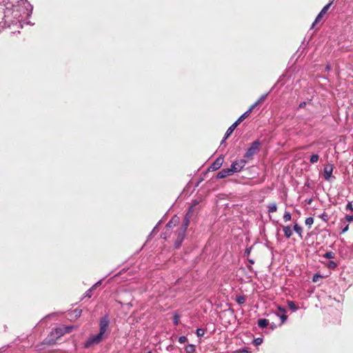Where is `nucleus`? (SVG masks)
Returning a JSON list of instances; mask_svg holds the SVG:
<instances>
[{"label":"nucleus","mask_w":353,"mask_h":353,"mask_svg":"<svg viewBox=\"0 0 353 353\" xmlns=\"http://www.w3.org/2000/svg\"><path fill=\"white\" fill-rule=\"evenodd\" d=\"M0 3L6 6L4 24L20 21L32 13V7L27 0H0Z\"/></svg>","instance_id":"1"},{"label":"nucleus","mask_w":353,"mask_h":353,"mask_svg":"<svg viewBox=\"0 0 353 353\" xmlns=\"http://www.w3.org/2000/svg\"><path fill=\"white\" fill-rule=\"evenodd\" d=\"M192 212H193V206H191L184 218L183 225H181V228L179 229V230L178 232V237L175 241V248H176L180 247V245H181V243L185 236V234L187 228L190 223V219L192 216Z\"/></svg>","instance_id":"2"},{"label":"nucleus","mask_w":353,"mask_h":353,"mask_svg":"<svg viewBox=\"0 0 353 353\" xmlns=\"http://www.w3.org/2000/svg\"><path fill=\"white\" fill-rule=\"evenodd\" d=\"M110 320L108 316H104L99 321V335L106 338L110 334L109 330Z\"/></svg>","instance_id":"3"},{"label":"nucleus","mask_w":353,"mask_h":353,"mask_svg":"<svg viewBox=\"0 0 353 353\" xmlns=\"http://www.w3.org/2000/svg\"><path fill=\"white\" fill-rule=\"evenodd\" d=\"M105 339L102 336L99 334L90 335L84 343L85 348H90L96 345L99 344Z\"/></svg>","instance_id":"4"},{"label":"nucleus","mask_w":353,"mask_h":353,"mask_svg":"<svg viewBox=\"0 0 353 353\" xmlns=\"http://www.w3.org/2000/svg\"><path fill=\"white\" fill-rule=\"evenodd\" d=\"M260 143L258 141H254L251 146L248 149L247 152H245L244 157L250 159H251L254 154L256 153L257 151L259 150Z\"/></svg>","instance_id":"5"},{"label":"nucleus","mask_w":353,"mask_h":353,"mask_svg":"<svg viewBox=\"0 0 353 353\" xmlns=\"http://www.w3.org/2000/svg\"><path fill=\"white\" fill-rule=\"evenodd\" d=\"M245 164L246 161L245 159L235 161L232 163L230 170L232 173L239 172L244 168Z\"/></svg>","instance_id":"6"},{"label":"nucleus","mask_w":353,"mask_h":353,"mask_svg":"<svg viewBox=\"0 0 353 353\" xmlns=\"http://www.w3.org/2000/svg\"><path fill=\"white\" fill-rule=\"evenodd\" d=\"M331 4H332V3H329L323 7V8L321 10V11L317 15V17L315 19V21L312 23V28L314 27L316 23H319L321 20L323 15L325 14V13L327 12L329 8H330Z\"/></svg>","instance_id":"7"},{"label":"nucleus","mask_w":353,"mask_h":353,"mask_svg":"<svg viewBox=\"0 0 353 353\" xmlns=\"http://www.w3.org/2000/svg\"><path fill=\"white\" fill-rule=\"evenodd\" d=\"M333 172V165L330 164L325 166L323 169V176L326 181H330L332 177V174Z\"/></svg>","instance_id":"8"},{"label":"nucleus","mask_w":353,"mask_h":353,"mask_svg":"<svg viewBox=\"0 0 353 353\" xmlns=\"http://www.w3.org/2000/svg\"><path fill=\"white\" fill-rule=\"evenodd\" d=\"M72 329L73 327L70 326L59 327L54 330V332L57 337H59L60 336L63 335L65 333L70 332Z\"/></svg>","instance_id":"9"},{"label":"nucleus","mask_w":353,"mask_h":353,"mask_svg":"<svg viewBox=\"0 0 353 353\" xmlns=\"http://www.w3.org/2000/svg\"><path fill=\"white\" fill-rule=\"evenodd\" d=\"M223 163V157L221 156V157H218L215 160V161L210 165V169H211L213 171L216 170L221 168Z\"/></svg>","instance_id":"10"},{"label":"nucleus","mask_w":353,"mask_h":353,"mask_svg":"<svg viewBox=\"0 0 353 353\" xmlns=\"http://www.w3.org/2000/svg\"><path fill=\"white\" fill-rule=\"evenodd\" d=\"M256 107V103H254L248 110H247L245 112H244L237 120V123H240L242 122L245 118L249 117L252 111L254 110V108Z\"/></svg>","instance_id":"11"},{"label":"nucleus","mask_w":353,"mask_h":353,"mask_svg":"<svg viewBox=\"0 0 353 353\" xmlns=\"http://www.w3.org/2000/svg\"><path fill=\"white\" fill-rule=\"evenodd\" d=\"M233 173L230 168H225L221 170L219 173L217 174V178L218 179H223L228 176L232 175Z\"/></svg>","instance_id":"12"},{"label":"nucleus","mask_w":353,"mask_h":353,"mask_svg":"<svg viewBox=\"0 0 353 353\" xmlns=\"http://www.w3.org/2000/svg\"><path fill=\"white\" fill-rule=\"evenodd\" d=\"M239 123H237V121H236L227 130L226 133H225V137H224V139L223 140V141H224V140H225L226 139H228L230 134L233 132V131L234 130V129L236 128V126L239 125Z\"/></svg>","instance_id":"13"},{"label":"nucleus","mask_w":353,"mask_h":353,"mask_svg":"<svg viewBox=\"0 0 353 353\" xmlns=\"http://www.w3.org/2000/svg\"><path fill=\"white\" fill-rule=\"evenodd\" d=\"M179 217L177 216H174L168 223V224L166 225V228L168 230L170 228H171L172 226H174L176 225V223H177L179 222Z\"/></svg>","instance_id":"14"},{"label":"nucleus","mask_w":353,"mask_h":353,"mask_svg":"<svg viewBox=\"0 0 353 353\" xmlns=\"http://www.w3.org/2000/svg\"><path fill=\"white\" fill-rule=\"evenodd\" d=\"M283 231L284 232V234L285 236L287 237V238H290L292 236V230L290 228V226H284L283 228Z\"/></svg>","instance_id":"15"},{"label":"nucleus","mask_w":353,"mask_h":353,"mask_svg":"<svg viewBox=\"0 0 353 353\" xmlns=\"http://www.w3.org/2000/svg\"><path fill=\"white\" fill-rule=\"evenodd\" d=\"M269 324V321L265 319H260L258 320V325L261 328H264Z\"/></svg>","instance_id":"16"},{"label":"nucleus","mask_w":353,"mask_h":353,"mask_svg":"<svg viewBox=\"0 0 353 353\" xmlns=\"http://www.w3.org/2000/svg\"><path fill=\"white\" fill-rule=\"evenodd\" d=\"M267 208L269 213H272L277 210V205L275 203L268 204Z\"/></svg>","instance_id":"17"},{"label":"nucleus","mask_w":353,"mask_h":353,"mask_svg":"<svg viewBox=\"0 0 353 353\" xmlns=\"http://www.w3.org/2000/svg\"><path fill=\"white\" fill-rule=\"evenodd\" d=\"M101 283V281H99L97 283H96L91 288H90L85 294V297L90 298L92 296V290L95 288L97 285H100Z\"/></svg>","instance_id":"18"},{"label":"nucleus","mask_w":353,"mask_h":353,"mask_svg":"<svg viewBox=\"0 0 353 353\" xmlns=\"http://www.w3.org/2000/svg\"><path fill=\"white\" fill-rule=\"evenodd\" d=\"M319 160V155L317 154H313L310 157V162L311 163H315Z\"/></svg>","instance_id":"19"},{"label":"nucleus","mask_w":353,"mask_h":353,"mask_svg":"<svg viewBox=\"0 0 353 353\" xmlns=\"http://www.w3.org/2000/svg\"><path fill=\"white\" fill-rule=\"evenodd\" d=\"M195 351V346L194 345L190 344L185 347V352L187 353H193Z\"/></svg>","instance_id":"20"},{"label":"nucleus","mask_w":353,"mask_h":353,"mask_svg":"<svg viewBox=\"0 0 353 353\" xmlns=\"http://www.w3.org/2000/svg\"><path fill=\"white\" fill-rule=\"evenodd\" d=\"M288 304L289 308L290 310H292V311L295 312V311L297 310L298 307L296 305L294 302H293V301H288Z\"/></svg>","instance_id":"21"},{"label":"nucleus","mask_w":353,"mask_h":353,"mask_svg":"<svg viewBox=\"0 0 353 353\" xmlns=\"http://www.w3.org/2000/svg\"><path fill=\"white\" fill-rule=\"evenodd\" d=\"M294 230L301 237V233H302V228L299 226L298 224H295L294 225Z\"/></svg>","instance_id":"22"},{"label":"nucleus","mask_w":353,"mask_h":353,"mask_svg":"<svg viewBox=\"0 0 353 353\" xmlns=\"http://www.w3.org/2000/svg\"><path fill=\"white\" fill-rule=\"evenodd\" d=\"M292 219L291 214L289 212L285 211L283 215V220L285 222L290 221Z\"/></svg>","instance_id":"23"},{"label":"nucleus","mask_w":353,"mask_h":353,"mask_svg":"<svg viewBox=\"0 0 353 353\" xmlns=\"http://www.w3.org/2000/svg\"><path fill=\"white\" fill-rule=\"evenodd\" d=\"M305 225L309 227V228H311L312 225L314 223V219L312 217H308L305 219Z\"/></svg>","instance_id":"24"},{"label":"nucleus","mask_w":353,"mask_h":353,"mask_svg":"<svg viewBox=\"0 0 353 353\" xmlns=\"http://www.w3.org/2000/svg\"><path fill=\"white\" fill-rule=\"evenodd\" d=\"M319 216V218H321L325 222H327L329 220V216L325 212H323V214H320Z\"/></svg>","instance_id":"25"},{"label":"nucleus","mask_w":353,"mask_h":353,"mask_svg":"<svg viewBox=\"0 0 353 353\" xmlns=\"http://www.w3.org/2000/svg\"><path fill=\"white\" fill-rule=\"evenodd\" d=\"M334 253L332 252H327L324 255L323 257L325 259H333L334 258Z\"/></svg>","instance_id":"26"},{"label":"nucleus","mask_w":353,"mask_h":353,"mask_svg":"<svg viewBox=\"0 0 353 353\" xmlns=\"http://www.w3.org/2000/svg\"><path fill=\"white\" fill-rule=\"evenodd\" d=\"M336 265H337L336 263L332 261H329L327 264V268L330 269H334V268H336Z\"/></svg>","instance_id":"27"},{"label":"nucleus","mask_w":353,"mask_h":353,"mask_svg":"<svg viewBox=\"0 0 353 353\" xmlns=\"http://www.w3.org/2000/svg\"><path fill=\"white\" fill-rule=\"evenodd\" d=\"M268 96V94H263L260 98L259 99L256 101L254 103H256V106L260 104L261 103H262L267 97Z\"/></svg>","instance_id":"28"},{"label":"nucleus","mask_w":353,"mask_h":353,"mask_svg":"<svg viewBox=\"0 0 353 353\" xmlns=\"http://www.w3.org/2000/svg\"><path fill=\"white\" fill-rule=\"evenodd\" d=\"M321 278H322V276H321V275H320V274H315L313 276L312 281H313V282H318Z\"/></svg>","instance_id":"29"},{"label":"nucleus","mask_w":353,"mask_h":353,"mask_svg":"<svg viewBox=\"0 0 353 353\" xmlns=\"http://www.w3.org/2000/svg\"><path fill=\"white\" fill-rule=\"evenodd\" d=\"M263 343V339L261 338H257L254 340V343L257 346L261 345Z\"/></svg>","instance_id":"30"},{"label":"nucleus","mask_w":353,"mask_h":353,"mask_svg":"<svg viewBox=\"0 0 353 353\" xmlns=\"http://www.w3.org/2000/svg\"><path fill=\"white\" fill-rule=\"evenodd\" d=\"M236 301L239 304H243L245 302V298L243 296H238L236 298Z\"/></svg>","instance_id":"31"},{"label":"nucleus","mask_w":353,"mask_h":353,"mask_svg":"<svg viewBox=\"0 0 353 353\" xmlns=\"http://www.w3.org/2000/svg\"><path fill=\"white\" fill-rule=\"evenodd\" d=\"M188 341V339L185 336H181L179 338V342L180 343H185Z\"/></svg>","instance_id":"32"},{"label":"nucleus","mask_w":353,"mask_h":353,"mask_svg":"<svg viewBox=\"0 0 353 353\" xmlns=\"http://www.w3.org/2000/svg\"><path fill=\"white\" fill-rule=\"evenodd\" d=\"M196 334L198 336H202L204 334V330L203 329L199 328L196 330Z\"/></svg>","instance_id":"33"},{"label":"nucleus","mask_w":353,"mask_h":353,"mask_svg":"<svg viewBox=\"0 0 353 353\" xmlns=\"http://www.w3.org/2000/svg\"><path fill=\"white\" fill-rule=\"evenodd\" d=\"M279 317L281 319L282 323L285 322V321L287 320V316L285 315V314H282L281 315L279 316Z\"/></svg>","instance_id":"34"},{"label":"nucleus","mask_w":353,"mask_h":353,"mask_svg":"<svg viewBox=\"0 0 353 353\" xmlns=\"http://www.w3.org/2000/svg\"><path fill=\"white\" fill-rule=\"evenodd\" d=\"M345 220L347 222L353 221V215H346Z\"/></svg>","instance_id":"35"},{"label":"nucleus","mask_w":353,"mask_h":353,"mask_svg":"<svg viewBox=\"0 0 353 353\" xmlns=\"http://www.w3.org/2000/svg\"><path fill=\"white\" fill-rule=\"evenodd\" d=\"M346 209L353 211V207H352V204L351 202H348V203L346 205Z\"/></svg>","instance_id":"36"},{"label":"nucleus","mask_w":353,"mask_h":353,"mask_svg":"<svg viewBox=\"0 0 353 353\" xmlns=\"http://www.w3.org/2000/svg\"><path fill=\"white\" fill-rule=\"evenodd\" d=\"M277 308H278V310H279L281 313H282V314H285V313L286 312V310H285V308H284V307H281V306H278V307H277Z\"/></svg>","instance_id":"37"},{"label":"nucleus","mask_w":353,"mask_h":353,"mask_svg":"<svg viewBox=\"0 0 353 353\" xmlns=\"http://www.w3.org/2000/svg\"><path fill=\"white\" fill-rule=\"evenodd\" d=\"M179 321V317L178 316H175L174 318V323L175 325H178Z\"/></svg>","instance_id":"38"},{"label":"nucleus","mask_w":353,"mask_h":353,"mask_svg":"<svg viewBox=\"0 0 353 353\" xmlns=\"http://www.w3.org/2000/svg\"><path fill=\"white\" fill-rule=\"evenodd\" d=\"M349 229V225H346L343 229H342V231L341 232L342 233H345Z\"/></svg>","instance_id":"39"},{"label":"nucleus","mask_w":353,"mask_h":353,"mask_svg":"<svg viewBox=\"0 0 353 353\" xmlns=\"http://www.w3.org/2000/svg\"><path fill=\"white\" fill-rule=\"evenodd\" d=\"M305 105H306L305 101L301 102L299 105V108H305Z\"/></svg>","instance_id":"40"},{"label":"nucleus","mask_w":353,"mask_h":353,"mask_svg":"<svg viewBox=\"0 0 353 353\" xmlns=\"http://www.w3.org/2000/svg\"><path fill=\"white\" fill-rule=\"evenodd\" d=\"M75 313H76V316H80V314H81V311H75Z\"/></svg>","instance_id":"41"},{"label":"nucleus","mask_w":353,"mask_h":353,"mask_svg":"<svg viewBox=\"0 0 353 353\" xmlns=\"http://www.w3.org/2000/svg\"><path fill=\"white\" fill-rule=\"evenodd\" d=\"M3 28V26H2L1 22H0V32L2 30Z\"/></svg>","instance_id":"42"},{"label":"nucleus","mask_w":353,"mask_h":353,"mask_svg":"<svg viewBox=\"0 0 353 353\" xmlns=\"http://www.w3.org/2000/svg\"><path fill=\"white\" fill-rule=\"evenodd\" d=\"M163 238L165 239L167 237H166V236L165 235V236H163Z\"/></svg>","instance_id":"43"},{"label":"nucleus","mask_w":353,"mask_h":353,"mask_svg":"<svg viewBox=\"0 0 353 353\" xmlns=\"http://www.w3.org/2000/svg\"><path fill=\"white\" fill-rule=\"evenodd\" d=\"M148 353H152L151 352H148Z\"/></svg>","instance_id":"44"}]
</instances>
